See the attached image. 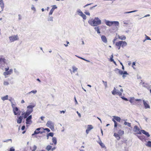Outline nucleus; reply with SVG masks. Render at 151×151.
Masks as SVG:
<instances>
[{
  "label": "nucleus",
  "instance_id": "37",
  "mask_svg": "<svg viewBox=\"0 0 151 151\" xmlns=\"http://www.w3.org/2000/svg\"><path fill=\"white\" fill-rule=\"evenodd\" d=\"M134 99V97H132L130 98V100H129V102L132 103L133 102V100Z\"/></svg>",
  "mask_w": 151,
  "mask_h": 151
},
{
  "label": "nucleus",
  "instance_id": "56",
  "mask_svg": "<svg viewBox=\"0 0 151 151\" xmlns=\"http://www.w3.org/2000/svg\"><path fill=\"white\" fill-rule=\"evenodd\" d=\"M85 13L87 15H89L90 16V13L89 12H85Z\"/></svg>",
  "mask_w": 151,
  "mask_h": 151
},
{
  "label": "nucleus",
  "instance_id": "4",
  "mask_svg": "<svg viewBox=\"0 0 151 151\" xmlns=\"http://www.w3.org/2000/svg\"><path fill=\"white\" fill-rule=\"evenodd\" d=\"M13 111L15 115H19L21 113V111H19L18 108L16 107L13 109Z\"/></svg>",
  "mask_w": 151,
  "mask_h": 151
},
{
  "label": "nucleus",
  "instance_id": "42",
  "mask_svg": "<svg viewBox=\"0 0 151 151\" xmlns=\"http://www.w3.org/2000/svg\"><path fill=\"white\" fill-rule=\"evenodd\" d=\"M119 70V72H118V73L120 74L121 75H122L123 74V71L122 70Z\"/></svg>",
  "mask_w": 151,
  "mask_h": 151
},
{
  "label": "nucleus",
  "instance_id": "1",
  "mask_svg": "<svg viewBox=\"0 0 151 151\" xmlns=\"http://www.w3.org/2000/svg\"><path fill=\"white\" fill-rule=\"evenodd\" d=\"M88 22L92 26H96L100 24L101 23V21L98 17H95L93 19L89 20Z\"/></svg>",
  "mask_w": 151,
  "mask_h": 151
},
{
  "label": "nucleus",
  "instance_id": "23",
  "mask_svg": "<svg viewBox=\"0 0 151 151\" xmlns=\"http://www.w3.org/2000/svg\"><path fill=\"white\" fill-rule=\"evenodd\" d=\"M0 5L2 9L1 11H3L4 8V4L3 1H2V2L0 3Z\"/></svg>",
  "mask_w": 151,
  "mask_h": 151
},
{
  "label": "nucleus",
  "instance_id": "60",
  "mask_svg": "<svg viewBox=\"0 0 151 151\" xmlns=\"http://www.w3.org/2000/svg\"><path fill=\"white\" fill-rule=\"evenodd\" d=\"M12 107L13 109V108H14L15 107H16L15 106L14 104H12Z\"/></svg>",
  "mask_w": 151,
  "mask_h": 151
},
{
  "label": "nucleus",
  "instance_id": "33",
  "mask_svg": "<svg viewBox=\"0 0 151 151\" xmlns=\"http://www.w3.org/2000/svg\"><path fill=\"white\" fill-rule=\"evenodd\" d=\"M53 17H48V21H53Z\"/></svg>",
  "mask_w": 151,
  "mask_h": 151
},
{
  "label": "nucleus",
  "instance_id": "45",
  "mask_svg": "<svg viewBox=\"0 0 151 151\" xmlns=\"http://www.w3.org/2000/svg\"><path fill=\"white\" fill-rule=\"evenodd\" d=\"M120 70V69H119L117 68H116L114 70V71L116 73H118V72H119L118 70Z\"/></svg>",
  "mask_w": 151,
  "mask_h": 151
},
{
  "label": "nucleus",
  "instance_id": "59",
  "mask_svg": "<svg viewBox=\"0 0 151 151\" xmlns=\"http://www.w3.org/2000/svg\"><path fill=\"white\" fill-rule=\"evenodd\" d=\"M76 56H77V57H78V58H80V59H81L83 60H85V58H83L82 57H79V56H78L77 55H76Z\"/></svg>",
  "mask_w": 151,
  "mask_h": 151
},
{
  "label": "nucleus",
  "instance_id": "21",
  "mask_svg": "<svg viewBox=\"0 0 151 151\" xmlns=\"http://www.w3.org/2000/svg\"><path fill=\"white\" fill-rule=\"evenodd\" d=\"M94 29L98 34H100L101 33L99 30V26L95 27L94 28Z\"/></svg>",
  "mask_w": 151,
  "mask_h": 151
},
{
  "label": "nucleus",
  "instance_id": "17",
  "mask_svg": "<svg viewBox=\"0 0 151 151\" xmlns=\"http://www.w3.org/2000/svg\"><path fill=\"white\" fill-rule=\"evenodd\" d=\"M0 63L1 64H4L5 63L6 60L4 58H0Z\"/></svg>",
  "mask_w": 151,
  "mask_h": 151
},
{
  "label": "nucleus",
  "instance_id": "53",
  "mask_svg": "<svg viewBox=\"0 0 151 151\" xmlns=\"http://www.w3.org/2000/svg\"><path fill=\"white\" fill-rule=\"evenodd\" d=\"M123 75H128V74L127 73L126 71H124V72H123Z\"/></svg>",
  "mask_w": 151,
  "mask_h": 151
},
{
  "label": "nucleus",
  "instance_id": "55",
  "mask_svg": "<svg viewBox=\"0 0 151 151\" xmlns=\"http://www.w3.org/2000/svg\"><path fill=\"white\" fill-rule=\"evenodd\" d=\"M25 128V127L24 125H23V126L22 127V128H21V129L22 130H24V129Z\"/></svg>",
  "mask_w": 151,
  "mask_h": 151
},
{
  "label": "nucleus",
  "instance_id": "41",
  "mask_svg": "<svg viewBox=\"0 0 151 151\" xmlns=\"http://www.w3.org/2000/svg\"><path fill=\"white\" fill-rule=\"evenodd\" d=\"M14 72L17 75H18L19 74V72L17 70L16 68L14 69Z\"/></svg>",
  "mask_w": 151,
  "mask_h": 151
},
{
  "label": "nucleus",
  "instance_id": "9",
  "mask_svg": "<svg viewBox=\"0 0 151 151\" xmlns=\"http://www.w3.org/2000/svg\"><path fill=\"white\" fill-rule=\"evenodd\" d=\"M52 6H53L52 8L51 9V10H50V12L49 13V15H51L52 14V13H53V12L54 9H57V7L56 6V5H53Z\"/></svg>",
  "mask_w": 151,
  "mask_h": 151
},
{
  "label": "nucleus",
  "instance_id": "49",
  "mask_svg": "<svg viewBox=\"0 0 151 151\" xmlns=\"http://www.w3.org/2000/svg\"><path fill=\"white\" fill-rule=\"evenodd\" d=\"M15 149L13 147H11L9 150V151H14Z\"/></svg>",
  "mask_w": 151,
  "mask_h": 151
},
{
  "label": "nucleus",
  "instance_id": "47",
  "mask_svg": "<svg viewBox=\"0 0 151 151\" xmlns=\"http://www.w3.org/2000/svg\"><path fill=\"white\" fill-rule=\"evenodd\" d=\"M104 84L105 86V88H107V82L105 81V82H104Z\"/></svg>",
  "mask_w": 151,
  "mask_h": 151
},
{
  "label": "nucleus",
  "instance_id": "13",
  "mask_svg": "<svg viewBox=\"0 0 151 151\" xmlns=\"http://www.w3.org/2000/svg\"><path fill=\"white\" fill-rule=\"evenodd\" d=\"M99 137V140H100V141L98 142V143L102 147V148H104L105 147V146L104 145L102 142L101 141L100 138V137L99 136H98Z\"/></svg>",
  "mask_w": 151,
  "mask_h": 151
},
{
  "label": "nucleus",
  "instance_id": "32",
  "mask_svg": "<svg viewBox=\"0 0 151 151\" xmlns=\"http://www.w3.org/2000/svg\"><path fill=\"white\" fill-rule=\"evenodd\" d=\"M112 93L113 95H115L116 94V89L115 87L114 88L113 90L112 91Z\"/></svg>",
  "mask_w": 151,
  "mask_h": 151
},
{
  "label": "nucleus",
  "instance_id": "54",
  "mask_svg": "<svg viewBox=\"0 0 151 151\" xmlns=\"http://www.w3.org/2000/svg\"><path fill=\"white\" fill-rule=\"evenodd\" d=\"M97 6V5H95V6H92V7H91L90 8V10H92V9L94 7L96 6Z\"/></svg>",
  "mask_w": 151,
  "mask_h": 151
},
{
  "label": "nucleus",
  "instance_id": "63",
  "mask_svg": "<svg viewBox=\"0 0 151 151\" xmlns=\"http://www.w3.org/2000/svg\"><path fill=\"white\" fill-rule=\"evenodd\" d=\"M77 113L78 114V116H79V117H81V114L79 113L78 111H77Z\"/></svg>",
  "mask_w": 151,
  "mask_h": 151
},
{
  "label": "nucleus",
  "instance_id": "40",
  "mask_svg": "<svg viewBox=\"0 0 151 151\" xmlns=\"http://www.w3.org/2000/svg\"><path fill=\"white\" fill-rule=\"evenodd\" d=\"M146 39V40H151V39H150L149 37L147 36L146 35H145Z\"/></svg>",
  "mask_w": 151,
  "mask_h": 151
},
{
  "label": "nucleus",
  "instance_id": "2",
  "mask_svg": "<svg viewBox=\"0 0 151 151\" xmlns=\"http://www.w3.org/2000/svg\"><path fill=\"white\" fill-rule=\"evenodd\" d=\"M54 123L50 121H47L46 124V126L50 128L52 130V129H54Z\"/></svg>",
  "mask_w": 151,
  "mask_h": 151
},
{
  "label": "nucleus",
  "instance_id": "12",
  "mask_svg": "<svg viewBox=\"0 0 151 151\" xmlns=\"http://www.w3.org/2000/svg\"><path fill=\"white\" fill-rule=\"evenodd\" d=\"M105 23L106 25L109 26H111L113 25V23H112V21H109L105 20Z\"/></svg>",
  "mask_w": 151,
  "mask_h": 151
},
{
  "label": "nucleus",
  "instance_id": "11",
  "mask_svg": "<svg viewBox=\"0 0 151 151\" xmlns=\"http://www.w3.org/2000/svg\"><path fill=\"white\" fill-rule=\"evenodd\" d=\"M143 101L145 109H150V105L148 104L145 101V100H143Z\"/></svg>",
  "mask_w": 151,
  "mask_h": 151
},
{
  "label": "nucleus",
  "instance_id": "61",
  "mask_svg": "<svg viewBox=\"0 0 151 151\" xmlns=\"http://www.w3.org/2000/svg\"><path fill=\"white\" fill-rule=\"evenodd\" d=\"M89 131H90L88 129H86V132L87 134L88 133Z\"/></svg>",
  "mask_w": 151,
  "mask_h": 151
},
{
  "label": "nucleus",
  "instance_id": "35",
  "mask_svg": "<svg viewBox=\"0 0 151 151\" xmlns=\"http://www.w3.org/2000/svg\"><path fill=\"white\" fill-rule=\"evenodd\" d=\"M37 92V91L36 90H32L30 92H29L28 93V94H30L31 93H33V94H35Z\"/></svg>",
  "mask_w": 151,
  "mask_h": 151
},
{
  "label": "nucleus",
  "instance_id": "27",
  "mask_svg": "<svg viewBox=\"0 0 151 151\" xmlns=\"http://www.w3.org/2000/svg\"><path fill=\"white\" fill-rule=\"evenodd\" d=\"M124 124L125 125H127L128 127H131V124L130 123H129L128 122H124Z\"/></svg>",
  "mask_w": 151,
  "mask_h": 151
},
{
  "label": "nucleus",
  "instance_id": "43",
  "mask_svg": "<svg viewBox=\"0 0 151 151\" xmlns=\"http://www.w3.org/2000/svg\"><path fill=\"white\" fill-rule=\"evenodd\" d=\"M9 141H11V142H12V139H6L5 140L3 141V142H8Z\"/></svg>",
  "mask_w": 151,
  "mask_h": 151
},
{
  "label": "nucleus",
  "instance_id": "50",
  "mask_svg": "<svg viewBox=\"0 0 151 151\" xmlns=\"http://www.w3.org/2000/svg\"><path fill=\"white\" fill-rule=\"evenodd\" d=\"M114 127H116L117 126V123L116 122H114Z\"/></svg>",
  "mask_w": 151,
  "mask_h": 151
},
{
  "label": "nucleus",
  "instance_id": "6",
  "mask_svg": "<svg viewBox=\"0 0 151 151\" xmlns=\"http://www.w3.org/2000/svg\"><path fill=\"white\" fill-rule=\"evenodd\" d=\"M26 123L27 124H30L32 122L31 119H32V116L30 115L27 117L26 118Z\"/></svg>",
  "mask_w": 151,
  "mask_h": 151
},
{
  "label": "nucleus",
  "instance_id": "44",
  "mask_svg": "<svg viewBox=\"0 0 151 151\" xmlns=\"http://www.w3.org/2000/svg\"><path fill=\"white\" fill-rule=\"evenodd\" d=\"M43 129L45 130L47 132H49L50 131V129L48 128H45V129Z\"/></svg>",
  "mask_w": 151,
  "mask_h": 151
},
{
  "label": "nucleus",
  "instance_id": "22",
  "mask_svg": "<svg viewBox=\"0 0 151 151\" xmlns=\"http://www.w3.org/2000/svg\"><path fill=\"white\" fill-rule=\"evenodd\" d=\"M52 141L54 144L55 145L57 144V139L55 137H53L52 138Z\"/></svg>",
  "mask_w": 151,
  "mask_h": 151
},
{
  "label": "nucleus",
  "instance_id": "31",
  "mask_svg": "<svg viewBox=\"0 0 151 151\" xmlns=\"http://www.w3.org/2000/svg\"><path fill=\"white\" fill-rule=\"evenodd\" d=\"M72 69L73 70V72L74 73L76 71H77L78 68H76L75 66H73L72 67Z\"/></svg>",
  "mask_w": 151,
  "mask_h": 151
},
{
  "label": "nucleus",
  "instance_id": "8",
  "mask_svg": "<svg viewBox=\"0 0 151 151\" xmlns=\"http://www.w3.org/2000/svg\"><path fill=\"white\" fill-rule=\"evenodd\" d=\"M134 131L137 132V133L138 134H141V132L140 131V129L137 126H135L134 128Z\"/></svg>",
  "mask_w": 151,
  "mask_h": 151
},
{
  "label": "nucleus",
  "instance_id": "3",
  "mask_svg": "<svg viewBox=\"0 0 151 151\" xmlns=\"http://www.w3.org/2000/svg\"><path fill=\"white\" fill-rule=\"evenodd\" d=\"M127 44V43L125 41H122L116 42V46H121L123 47L126 46Z\"/></svg>",
  "mask_w": 151,
  "mask_h": 151
},
{
  "label": "nucleus",
  "instance_id": "46",
  "mask_svg": "<svg viewBox=\"0 0 151 151\" xmlns=\"http://www.w3.org/2000/svg\"><path fill=\"white\" fill-rule=\"evenodd\" d=\"M121 98H122V99H123V100H124L125 101H128V100L127 99V98L124 97V96L121 97Z\"/></svg>",
  "mask_w": 151,
  "mask_h": 151
},
{
  "label": "nucleus",
  "instance_id": "18",
  "mask_svg": "<svg viewBox=\"0 0 151 151\" xmlns=\"http://www.w3.org/2000/svg\"><path fill=\"white\" fill-rule=\"evenodd\" d=\"M22 119L23 118L22 116H19L18 117V119L17 120V123L18 124L21 123L22 122Z\"/></svg>",
  "mask_w": 151,
  "mask_h": 151
},
{
  "label": "nucleus",
  "instance_id": "48",
  "mask_svg": "<svg viewBox=\"0 0 151 151\" xmlns=\"http://www.w3.org/2000/svg\"><path fill=\"white\" fill-rule=\"evenodd\" d=\"M9 84V83L6 81H4V85H8Z\"/></svg>",
  "mask_w": 151,
  "mask_h": 151
},
{
  "label": "nucleus",
  "instance_id": "58",
  "mask_svg": "<svg viewBox=\"0 0 151 151\" xmlns=\"http://www.w3.org/2000/svg\"><path fill=\"white\" fill-rule=\"evenodd\" d=\"M74 99H75V104H78V102L76 99L75 97H74Z\"/></svg>",
  "mask_w": 151,
  "mask_h": 151
},
{
  "label": "nucleus",
  "instance_id": "29",
  "mask_svg": "<svg viewBox=\"0 0 151 151\" xmlns=\"http://www.w3.org/2000/svg\"><path fill=\"white\" fill-rule=\"evenodd\" d=\"M8 98V96L6 95L2 97L1 99L3 101H4L6 100H7Z\"/></svg>",
  "mask_w": 151,
  "mask_h": 151
},
{
  "label": "nucleus",
  "instance_id": "14",
  "mask_svg": "<svg viewBox=\"0 0 151 151\" xmlns=\"http://www.w3.org/2000/svg\"><path fill=\"white\" fill-rule=\"evenodd\" d=\"M24 119L26 118L29 115L31 114L29 112H28L27 111H26L25 112H24Z\"/></svg>",
  "mask_w": 151,
  "mask_h": 151
},
{
  "label": "nucleus",
  "instance_id": "52",
  "mask_svg": "<svg viewBox=\"0 0 151 151\" xmlns=\"http://www.w3.org/2000/svg\"><path fill=\"white\" fill-rule=\"evenodd\" d=\"M37 148V146L36 145H34L33 146V150H34V151H35L36 150V149Z\"/></svg>",
  "mask_w": 151,
  "mask_h": 151
},
{
  "label": "nucleus",
  "instance_id": "15",
  "mask_svg": "<svg viewBox=\"0 0 151 151\" xmlns=\"http://www.w3.org/2000/svg\"><path fill=\"white\" fill-rule=\"evenodd\" d=\"M141 132H142L143 134L145 135L147 137H149L150 136V135L149 134L148 132H146L145 130H141Z\"/></svg>",
  "mask_w": 151,
  "mask_h": 151
},
{
  "label": "nucleus",
  "instance_id": "5",
  "mask_svg": "<svg viewBox=\"0 0 151 151\" xmlns=\"http://www.w3.org/2000/svg\"><path fill=\"white\" fill-rule=\"evenodd\" d=\"M35 106V105H29L27 107V111L29 112L30 113H32L33 111V108Z\"/></svg>",
  "mask_w": 151,
  "mask_h": 151
},
{
  "label": "nucleus",
  "instance_id": "51",
  "mask_svg": "<svg viewBox=\"0 0 151 151\" xmlns=\"http://www.w3.org/2000/svg\"><path fill=\"white\" fill-rule=\"evenodd\" d=\"M31 9L32 10H34V11H36V9L35 8V7L34 5H32V7L31 8Z\"/></svg>",
  "mask_w": 151,
  "mask_h": 151
},
{
  "label": "nucleus",
  "instance_id": "19",
  "mask_svg": "<svg viewBox=\"0 0 151 151\" xmlns=\"http://www.w3.org/2000/svg\"><path fill=\"white\" fill-rule=\"evenodd\" d=\"M114 136H115L118 140H119L120 139V137L119 136L118 134L114 133Z\"/></svg>",
  "mask_w": 151,
  "mask_h": 151
},
{
  "label": "nucleus",
  "instance_id": "28",
  "mask_svg": "<svg viewBox=\"0 0 151 151\" xmlns=\"http://www.w3.org/2000/svg\"><path fill=\"white\" fill-rule=\"evenodd\" d=\"M112 23H113V24H115V26H118L119 24V22L118 21H112Z\"/></svg>",
  "mask_w": 151,
  "mask_h": 151
},
{
  "label": "nucleus",
  "instance_id": "10",
  "mask_svg": "<svg viewBox=\"0 0 151 151\" xmlns=\"http://www.w3.org/2000/svg\"><path fill=\"white\" fill-rule=\"evenodd\" d=\"M13 71L12 69H10L9 71H7L6 72H5L3 73V75L4 76H6L7 75H10L12 73Z\"/></svg>",
  "mask_w": 151,
  "mask_h": 151
},
{
  "label": "nucleus",
  "instance_id": "38",
  "mask_svg": "<svg viewBox=\"0 0 151 151\" xmlns=\"http://www.w3.org/2000/svg\"><path fill=\"white\" fill-rule=\"evenodd\" d=\"M40 131L37 132V131L35 130V131L34 133L33 134H32V135L33 136L34 134H39V133H40Z\"/></svg>",
  "mask_w": 151,
  "mask_h": 151
},
{
  "label": "nucleus",
  "instance_id": "64",
  "mask_svg": "<svg viewBox=\"0 0 151 151\" xmlns=\"http://www.w3.org/2000/svg\"><path fill=\"white\" fill-rule=\"evenodd\" d=\"M110 61L111 62H113L114 61V60L113 58H110Z\"/></svg>",
  "mask_w": 151,
  "mask_h": 151
},
{
  "label": "nucleus",
  "instance_id": "57",
  "mask_svg": "<svg viewBox=\"0 0 151 151\" xmlns=\"http://www.w3.org/2000/svg\"><path fill=\"white\" fill-rule=\"evenodd\" d=\"M143 118L145 120L146 122H147V121L148 119V118L146 117L145 116H144Z\"/></svg>",
  "mask_w": 151,
  "mask_h": 151
},
{
  "label": "nucleus",
  "instance_id": "25",
  "mask_svg": "<svg viewBox=\"0 0 151 151\" xmlns=\"http://www.w3.org/2000/svg\"><path fill=\"white\" fill-rule=\"evenodd\" d=\"M124 132L123 131L120 130L118 131V134L119 135L122 136L124 134Z\"/></svg>",
  "mask_w": 151,
  "mask_h": 151
},
{
  "label": "nucleus",
  "instance_id": "7",
  "mask_svg": "<svg viewBox=\"0 0 151 151\" xmlns=\"http://www.w3.org/2000/svg\"><path fill=\"white\" fill-rule=\"evenodd\" d=\"M10 41L11 42H12L18 39L17 36H10L9 37Z\"/></svg>",
  "mask_w": 151,
  "mask_h": 151
},
{
  "label": "nucleus",
  "instance_id": "34",
  "mask_svg": "<svg viewBox=\"0 0 151 151\" xmlns=\"http://www.w3.org/2000/svg\"><path fill=\"white\" fill-rule=\"evenodd\" d=\"M146 145L148 147H151V142L150 141H148Z\"/></svg>",
  "mask_w": 151,
  "mask_h": 151
},
{
  "label": "nucleus",
  "instance_id": "26",
  "mask_svg": "<svg viewBox=\"0 0 151 151\" xmlns=\"http://www.w3.org/2000/svg\"><path fill=\"white\" fill-rule=\"evenodd\" d=\"M119 38L120 39L122 40H124L126 39L125 36L123 35L121 36H119Z\"/></svg>",
  "mask_w": 151,
  "mask_h": 151
},
{
  "label": "nucleus",
  "instance_id": "36",
  "mask_svg": "<svg viewBox=\"0 0 151 151\" xmlns=\"http://www.w3.org/2000/svg\"><path fill=\"white\" fill-rule=\"evenodd\" d=\"M80 16H81L84 19H86V16L84 14L82 15H80Z\"/></svg>",
  "mask_w": 151,
  "mask_h": 151
},
{
  "label": "nucleus",
  "instance_id": "30",
  "mask_svg": "<svg viewBox=\"0 0 151 151\" xmlns=\"http://www.w3.org/2000/svg\"><path fill=\"white\" fill-rule=\"evenodd\" d=\"M93 128V127H92V125H88L87 127V129H88L89 131L92 129Z\"/></svg>",
  "mask_w": 151,
  "mask_h": 151
},
{
  "label": "nucleus",
  "instance_id": "16",
  "mask_svg": "<svg viewBox=\"0 0 151 151\" xmlns=\"http://www.w3.org/2000/svg\"><path fill=\"white\" fill-rule=\"evenodd\" d=\"M101 40L104 43H106L107 42V39L106 37L104 35H102L101 36Z\"/></svg>",
  "mask_w": 151,
  "mask_h": 151
},
{
  "label": "nucleus",
  "instance_id": "62",
  "mask_svg": "<svg viewBox=\"0 0 151 151\" xmlns=\"http://www.w3.org/2000/svg\"><path fill=\"white\" fill-rule=\"evenodd\" d=\"M135 100L136 101H141V99H135Z\"/></svg>",
  "mask_w": 151,
  "mask_h": 151
},
{
  "label": "nucleus",
  "instance_id": "39",
  "mask_svg": "<svg viewBox=\"0 0 151 151\" xmlns=\"http://www.w3.org/2000/svg\"><path fill=\"white\" fill-rule=\"evenodd\" d=\"M47 134L48 136L52 137L53 136L54 133L53 132H50Z\"/></svg>",
  "mask_w": 151,
  "mask_h": 151
},
{
  "label": "nucleus",
  "instance_id": "20",
  "mask_svg": "<svg viewBox=\"0 0 151 151\" xmlns=\"http://www.w3.org/2000/svg\"><path fill=\"white\" fill-rule=\"evenodd\" d=\"M114 118L115 119L116 121L118 122H120L121 119L118 116H113Z\"/></svg>",
  "mask_w": 151,
  "mask_h": 151
},
{
  "label": "nucleus",
  "instance_id": "24",
  "mask_svg": "<svg viewBox=\"0 0 151 151\" xmlns=\"http://www.w3.org/2000/svg\"><path fill=\"white\" fill-rule=\"evenodd\" d=\"M52 147V146L50 145H48L46 147V149L47 150V151H49L50 150H51Z\"/></svg>",
  "mask_w": 151,
  "mask_h": 151
}]
</instances>
